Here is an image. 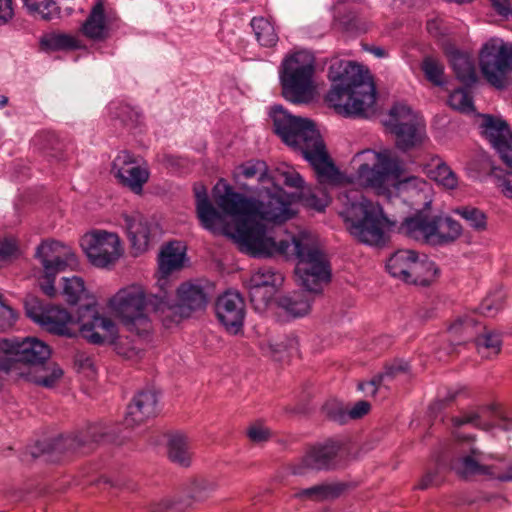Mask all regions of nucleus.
<instances>
[{"label":"nucleus","instance_id":"obj_43","mask_svg":"<svg viewBox=\"0 0 512 512\" xmlns=\"http://www.w3.org/2000/svg\"><path fill=\"white\" fill-rule=\"evenodd\" d=\"M478 323L477 321L470 317H464L456 320L451 326L449 327V332L452 336L455 338L459 337L460 339H455L457 341V344L465 343L470 340H473L475 342V337H477L478 334Z\"/></svg>","mask_w":512,"mask_h":512},{"label":"nucleus","instance_id":"obj_4","mask_svg":"<svg viewBox=\"0 0 512 512\" xmlns=\"http://www.w3.org/2000/svg\"><path fill=\"white\" fill-rule=\"evenodd\" d=\"M333 83L326 100L344 116L366 117L376 102V87L368 70L344 60L333 62L328 71Z\"/></svg>","mask_w":512,"mask_h":512},{"label":"nucleus","instance_id":"obj_52","mask_svg":"<svg viewBox=\"0 0 512 512\" xmlns=\"http://www.w3.org/2000/svg\"><path fill=\"white\" fill-rule=\"evenodd\" d=\"M504 294L502 291L495 292L485 298L479 305L478 310L484 316H494L503 308Z\"/></svg>","mask_w":512,"mask_h":512},{"label":"nucleus","instance_id":"obj_40","mask_svg":"<svg viewBox=\"0 0 512 512\" xmlns=\"http://www.w3.org/2000/svg\"><path fill=\"white\" fill-rule=\"evenodd\" d=\"M33 145L47 157L55 159L62 157V142L54 132L38 133L33 138Z\"/></svg>","mask_w":512,"mask_h":512},{"label":"nucleus","instance_id":"obj_17","mask_svg":"<svg viewBox=\"0 0 512 512\" xmlns=\"http://www.w3.org/2000/svg\"><path fill=\"white\" fill-rule=\"evenodd\" d=\"M26 316L47 332L64 336V319L59 315L64 308L57 305L44 304L41 299L33 294H27L24 299Z\"/></svg>","mask_w":512,"mask_h":512},{"label":"nucleus","instance_id":"obj_29","mask_svg":"<svg viewBox=\"0 0 512 512\" xmlns=\"http://www.w3.org/2000/svg\"><path fill=\"white\" fill-rule=\"evenodd\" d=\"M184 257L185 247L181 242H169L165 247H163L158 258L160 280H166L168 275L173 271L181 269Z\"/></svg>","mask_w":512,"mask_h":512},{"label":"nucleus","instance_id":"obj_14","mask_svg":"<svg viewBox=\"0 0 512 512\" xmlns=\"http://www.w3.org/2000/svg\"><path fill=\"white\" fill-rule=\"evenodd\" d=\"M80 245L90 263L98 268L113 265L122 254L118 235L105 230L86 233L81 238Z\"/></svg>","mask_w":512,"mask_h":512},{"label":"nucleus","instance_id":"obj_36","mask_svg":"<svg viewBox=\"0 0 512 512\" xmlns=\"http://www.w3.org/2000/svg\"><path fill=\"white\" fill-rule=\"evenodd\" d=\"M168 457L169 459L182 466L188 467L191 463V447L187 436L182 433H174L168 439Z\"/></svg>","mask_w":512,"mask_h":512},{"label":"nucleus","instance_id":"obj_10","mask_svg":"<svg viewBox=\"0 0 512 512\" xmlns=\"http://www.w3.org/2000/svg\"><path fill=\"white\" fill-rule=\"evenodd\" d=\"M353 162L358 163L356 182L362 187L373 188L378 193H384L389 182L398 178L402 172L401 162L389 150L376 152L365 149L354 156Z\"/></svg>","mask_w":512,"mask_h":512},{"label":"nucleus","instance_id":"obj_26","mask_svg":"<svg viewBox=\"0 0 512 512\" xmlns=\"http://www.w3.org/2000/svg\"><path fill=\"white\" fill-rule=\"evenodd\" d=\"M124 221L132 248L136 253L146 251L149 246L151 234L156 226L139 212L125 215Z\"/></svg>","mask_w":512,"mask_h":512},{"label":"nucleus","instance_id":"obj_44","mask_svg":"<svg viewBox=\"0 0 512 512\" xmlns=\"http://www.w3.org/2000/svg\"><path fill=\"white\" fill-rule=\"evenodd\" d=\"M117 336L118 333L112 341H106L105 343H113L115 345V351L119 356L130 361H137L142 357L144 349L141 340H133L129 337H125L115 342Z\"/></svg>","mask_w":512,"mask_h":512},{"label":"nucleus","instance_id":"obj_9","mask_svg":"<svg viewBox=\"0 0 512 512\" xmlns=\"http://www.w3.org/2000/svg\"><path fill=\"white\" fill-rule=\"evenodd\" d=\"M315 71L316 59L310 51L287 55L279 70L283 97L294 104L310 103L315 95Z\"/></svg>","mask_w":512,"mask_h":512},{"label":"nucleus","instance_id":"obj_64","mask_svg":"<svg viewBox=\"0 0 512 512\" xmlns=\"http://www.w3.org/2000/svg\"><path fill=\"white\" fill-rule=\"evenodd\" d=\"M80 266L77 254L68 246H66V268L77 270Z\"/></svg>","mask_w":512,"mask_h":512},{"label":"nucleus","instance_id":"obj_16","mask_svg":"<svg viewBox=\"0 0 512 512\" xmlns=\"http://www.w3.org/2000/svg\"><path fill=\"white\" fill-rule=\"evenodd\" d=\"M61 244L57 241L42 242L37 248L35 257L40 261L43 271L37 277L40 290L49 298L57 294L55 287L56 275L63 269L64 260L56 254Z\"/></svg>","mask_w":512,"mask_h":512},{"label":"nucleus","instance_id":"obj_55","mask_svg":"<svg viewBox=\"0 0 512 512\" xmlns=\"http://www.w3.org/2000/svg\"><path fill=\"white\" fill-rule=\"evenodd\" d=\"M454 427H460L465 424H472L475 427L489 430L490 425H482L480 422V416L477 412H465L462 416H455L451 419Z\"/></svg>","mask_w":512,"mask_h":512},{"label":"nucleus","instance_id":"obj_20","mask_svg":"<svg viewBox=\"0 0 512 512\" xmlns=\"http://www.w3.org/2000/svg\"><path fill=\"white\" fill-rule=\"evenodd\" d=\"M283 281V275L272 267L259 268L247 283L250 301L255 305H266Z\"/></svg>","mask_w":512,"mask_h":512},{"label":"nucleus","instance_id":"obj_34","mask_svg":"<svg viewBox=\"0 0 512 512\" xmlns=\"http://www.w3.org/2000/svg\"><path fill=\"white\" fill-rule=\"evenodd\" d=\"M438 272L439 270L433 261L429 260L426 256L420 258L417 253L407 283L428 286L435 280Z\"/></svg>","mask_w":512,"mask_h":512},{"label":"nucleus","instance_id":"obj_23","mask_svg":"<svg viewBox=\"0 0 512 512\" xmlns=\"http://www.w3.org/2000/svg\"><path fill=\"white\" fill-rule=\"evenodd\" d=\"M428 208H421L406 217L399 226V231L413 240L433 245L435 216L427 212Z\"/></svg>","mask_w":512,"mask_h":512},{"label":"nucleus","instance_id":"obj_28","mask_svg":"<svg viewBox=\"0 0 512 512\" xmlns=\"http://www.w3.org/2000/svg\"><path fill=\"white\" fill-rule=\"evenodd\" d=\"M481 455L477 448H471L469 454L455 458L451 462V469L464 479L476 475H490V467L481 464Z\"/></svg>","mask_w":512,"mask_h":512},{"label":"nucleus","instance_id":"obj_62","mask_svg":"<svg viewBox=\"0 0 512 512\" xmlns=\"http://www.w3.org/2000/svg\"><path fill=\"white\" fill-rule=\"evenodd\" d=\"M306 201L307 204L315 210L323 211L329 204V197L326 193H323L321 197L311 194L307 197Z\"/></svg>","mask_w":512,"mask_h":512},{"label":"nucleus","instance_id":"obj_15","mask_svg":"<svg viewBox=\"0 0 512 512\" xmlns=\"http://www.w3.org/2000/svg\"><path fill=\"white\" fill-rule=\"evenodd\" d=\"M216 317L225 331L231 335L243 332L246 316L245 301L237 291H226L215 302Z\"/></svg>","mask_w":512,"mask_h":512},{"label":"nucleus","instance_id":"obj_22","mask_svg":"<svg viewBox=\"0 0 512 512\" xmlns=\"http://www.w3.org/2000/svg\"><path fill=\"white\" fill-rule=\"evenodd\" d=\"M158 413V398L154 391L138 392L127 407L123 424L134 428L153 418Z\"/></svg>","mask_w":512,"mask_h":512},{"label":"nucleus","instance_id":"obj_58","mask_svg":"<svg viewBox=\"0 0 512 512\" xmlns=\"http://www.w3.org/2000/svg\"><path fill=\"white\" fill-rule=\"evenodd\" d=\"M74 366L79 372H94L92 358L84 352H78L74 358Z\"/></svg>","mask_w":512,"mask_h":512},{"label":"nucleus","instance_id":"obj_47","mask_svg":"<svg viewBox=\"0 0 512 512\" xmlns=\"http://www.w3.org/2000/svg\"><path fill=\"white\" fill-rule=\"evenodd\" d=\"M421 69L426 79L435 86H443L445 84L444 66L438 59L430 56L425 57L422 61Z\"/></svg>","mask_w":512,"mask_h":512},{"label":"nucleus","instance_id":"obj_42","mask_svg":"<svg viewBox=\"0 0 512 512\" xmlns=\"http://www.w3.org/2000/svg\"><path fill=\"white\" fill-rule=\"evenodd\" d=\"M409 370V366L406 362L394 363L388 366L384 372L375 375L370 381L365 383H359L358 387L360 390L368 391L371 395H375L381 384L387 380L395 378L400 373H406Z\"/></svg>","mask_w":512,"mask_h":512},{"label":"nucleus","instance_id":"obj_30","mask_svg":"<svg viewBox=\"0 0 512 512\" xmlns=\"http://www.w3.org/2000/svg\"><path fill=\"white\" fill-rule=\"evenodd\" d=\"M417 252L409 249H400L394 252L386 263L388 273L407 283Z\"/></svg>","mask_w":512,"mask_h":512},{"label":"nucleus","instance_id":"obj_25","mask_svg":"<svg viewBox=\"0 0 512 512\" xmlns=\"http://www.w3.org/2000/svg\"><path fill=\"white\" fill-rule=\"evenodd\" d=\"M398 191L415 210L429 208L432 203V187L423 178L411 176L400 180Z\"/></svg>","mask_w":512,"mask_h":512},{"label":"nucleus","instance_id":"obj_46","mask_svg":"<svg viewBox=\"0 0 512 512\" xmlns=\"http://www.w3.org/2000/svg\"><path fill=\"white\" fill-rule=\"evenodd\" d=\"M341 492L342 488L338 485L320 484L303 489L298 493V496L321 501L336 498Z\"/></svg>","mask_w":512,"mask_h":512},{"label":"nucleus","instance_id":"obj_63","mask_svg":"<svg viewBox=\"0 0 512 512\" xmlns=\"http://www.w3.org/2000/svg\"><path fill=\"white\" fill-rule=\"evenodd\" d=\"M13 16L11 0H0V24H5Z\"/></svg>","mask_w":512,"mask_h":512},{"label":"nucleus","instance_id":"obj_57","mask_svg":"<svg viewBox=\"0 0 512 512\" xmlns=\"http://www.w3.org/2000/svg\"><path fill=\"white\" fill-rule=\"evenodd\" d=\"M440 484L438 468L427 471L419 483L414 487L417 490H427Z\"/></svg>","mask_w":512,"mask_h":512},{"label":"nucleus","instance_id":"obj_3","mask_svg":"<svg viewBox=\"0 0 512 512\" xmlns=\"http://www.w3.org/2000/svg\"><path fill=\"white\" fill-rule=\"evenodd\" d=\"M270 116L275 134L310 163L320 184L334 185L339 182V170L330 158L320 132L312 120L294 116L280 105L271 108Z\"/></svg>","mask_w":512,"mask_h":512},{"label":"nucleus","instance_id":"obj_49","mask_svg":"<svg viewBox=\"0 0 512 512\" xmlns=\"http://www.w3.org/2000/svg\"><path fill=\"white\" fill-rule=\"evenodd\" d=\"M451 108L463 113L474 111L473 100L470 94L463 88L455 89L448 99Z\"/></svg>","mask_w":512,"mask_h":512},{"label":"nucleus","instance_id":"obj_50","mask_svg":"<svg viewBox=\"0 0 512 512\" xmlns=\"http://www.w3.org/2000/svg\"><path fill=\"white\" fill-rule=\"evenodd\" d=\"M322 412L325 417L336 423L345 424L348 422V408L338 400L327 401L322 407Z\"/></svg>","mask_w":512,"mask_h":512},{"label":"nucleus","instance_id":"obj_6","mask_svg":"<svg viewBox=\"0 0 512 512\" xmlns=\"http://www.w3.org/2000/svg\"><path fill=\"white\" fill-rule=\"evenodd\" d=\"M66 303L71 311L66 310V337H72L67 325L77 323L81 336L89 343L102 345L112 341L117 334V326L109 317L100 315L93 298L88 297L83 278L66 276Z\"/></svg>","mask_w":512,"mask_h":512},{"label":"nucleus","instance_id":"obj_38","mask_svg":"<svg viewBox=\"0 0 512 512\" xmlns=\"http://www.w3.org/2000/svg\"><path fill=\"white\" fill-rule=\"evenodd\" d=\"M23 3L30 14L38 15L45 21L61 18L59 0H23Z\"/></svg>","mask_w":512,"mask_h":512},{"label":"nucleus","instance_id":"obj_53","mask_svg":"<svg viewBox=\"0 0 512 512\" xmlns=\"http://www.w3.org/2000/svg\"><path fill=\"white\" fill-rule=\"evenodd\" d=\"M217 488L216 482L208 479H199L193 482L190 497L196 501H202Z\"/></svg>","mask_w":512,"mask_h":512},{"label":"nucleus","instance_id":"obj_18","mask_svg":"<svg viewBox=\"0 0 512 512\" xmlns=\"http://www.w3.org/2000/svg\"><path fill=\"white\" fill-rule=\"evenodd\" d=\"M111 173L120 184L136 194L142 192L150 175L148 168L138 165L134 156L126 150L121 151L113 160Z\"/></svg>","mask_w":512,"mask_h":512},{"label":"nucleus","instance_id":"obj_5","mask_svg":"<svg viewBox=\"0 0 512 512\" xmlns=\"http://www.w3.org/2000/svg\"><path fill=\"white\" fill-rule=\"evenodd\" d=\"M0 351L5 355L0 358V371L8 373L24 365L27 371L21 375L36 385L52 388L63 375L62 369L49 361L50 347L37 338L1 339Z\"/></svg>","mask_w":512,"mask_h":512},{"label":"nucleus","instance_id":"obj_59","mask_svg":"<svg viewBox=\"0 0 512 512\" xmlns=\"http://www.w3.org/2000/svg\"><path fill=\"white\" fill-rule=\"evenodd\" d=\"M247 435L252 442L262 443L269 439L270 431L263 426L254 425L248 429Z\"/></svg>","mask_w":512,"mask_h":512},{"label":"nucleus","instance_id":"obj_11","mask_svg":"<svg viewBox=\"0 0 512 512\" xmlns=\"http://www.w3.org/2000/svg\"><path fill=\"white\" fill-rule=\"evenodd\" d=\"M480 130L495 149L501 161L507 166L506 170L493 167L491 176L495 179L496 186L503 195L512 198V131L505 120L489 114L482 115Z\"/></svg>","mask_w":512,"mask_h":512},{"label":"nucleus","instance_id":"obj_21","mask_svg":"<svg viewBox=\"0 0 512 512\" xmlns=\"http://www.w3.org/2000/svg\"><path fill=\"white\" fill-rule=\"evenodd\" d=\"M343 442L327 439L312 446L306 453L303 462L306 467L315 470H330L337 467Z\"/></svg>","mask_w":512,"mask_h":512},{"label":"nucleus","instance_id":"obj_19","mask_svg":"<svg viewBox=\"0 0 512 512\" xmlns=\"http://www.w3.org/2000/svg\"><path fill=\"white\" fill-rule=\"evenodd\" d=\"M208 303V294L202 285L195 282L182 283L177 288V302L169 303L170 309L165 310L166 317L178 314L181 317H189L192 313L202 311Z\"/></svg>","mask_w":512,"mask_h":512},{"label":"nucleus","instance_id":"obj_31","mask_svg":"<svg viewBox=\"0 0 512 512\" xmlns=\"http://www.w3.org/2000/svg\"><path fill=\"white\" fill-rule=\"evenodd\" d=\"M433 246H440L454 242L462 234V226L450 216L435 215Z\"/></svg>","mask_w":512,"mask_h":512},{"label":"nucleus","instance_id":"obj_35","mask_svg":"<svg viewBox=\"0 0 512 512\" xmlns=\"http://www.w3.org/2000/svg\"><path fill=\"white\" fill-rule=\"evenodd\" d=\"M84 34L93 40L106 38L108 30L105 24L104 5L98 1L92 8L89 17L83 25Z\"/></svg>","mask_w":512,"mask_h":512},{"label":"nucleus","instance_id":"obj_37","mask_svg":"<svg viewBox=\"0 0 512 512\" xmlns=\"http://www.w3.org/2000/svg\"><path fill=\"white\" fill-rule=\"evenodd\" d=\"M450 63L457 79L460 82L466 86H471L476 82L477 76L475 66L470 57L460 53L459 51H454L450 55Z\"/></svg>","mask_w":512,"mask_h":512},{"label":"nucleus","instance_id":"obj_2","mask_svg":"<svg viewBox=\"0 0 512 512\" xmlns=\"http://www.w3.org/2000/svg\"><path fill=\"white\" fill-rule=\"evenodd\" d=\"M286 243L283 251H274L269 255H252L253 257H272L282 255L287 259L294 257L298 260L295 275L299 285L304 290L294 291L279 297L277 305L288 316L303 317L310 312L314 300L312 294H320L323 285L330 282L331 270L326 254L318 240L309 232L303 231L293 236L291 242L281 240L276 245Z\"/></svg>","mask_w":512,"mask_h":512},{"label":"nucleus","instance_id":"obj_12","mask_svg":"<svg viewBox=\"0 0 512 512\" xmlns=\"http://www.w3.org/2000/svg\"><path fill=\"white\" fill-rule=\"evenodd\" d=\"M383 124L395 136L396 147L403 152L421 146L427 138L423 117L405 103L394 104Z\"/></svg>","mask_w":512,"mask_h":512},{"label":"nucleus","instance_id":"obj_27","mask_svg":"<svg viewBox=\"0 0 512 512\" xmlns=\"http://www.w3.org/2000/svg\"><path fill=\"white\" fill-rule=\"evenodd\" d=\"M64 454V439L62 434H58L52 439L37 441L28 446L22 454V461L35 460L43 458L47 463H56L61 461Z\"/></svg>","mask_w":512,"mask_h":512},{"label":"nucleus","instance_id":"obj_32","mask_svg":"<svg viewBox=\"0 0 512 512\" xmlns=\"http://www.w3.org/2000/svg\"><path fill=\"white\" fill-rule=\"evenodd\" d=\"M425 169L428 177L444 188L453 190L458 186L456 174L439 156H433L430 162L425 166Z\"/></svg>","mask_w":512,"mask_h":512},{"label":"nucleus","instance_id":"obj_48","mask_svg":"<svg viewBox=\"0 0 512 512\" xmlns=\"http://www.w3.org/2000/svg\"><path fill=\"white\" fill-rule=\"evenodd\" d=\"M109 112L114 118L120 119L124 124H136L139 121V112L130 105L122 102H112Z\"/></svg>","mask_w":512,"mask_h":512},{"label":"nucleus","instance_id":"obj_45","mask_svg":"<svg viewBox=\"0 0 512 512\" xmlns=\"http://www.w3.org/2000/svg\"><path fill=\"white\" fill-rule=\"evenodd\" d=\"M454 212L459 215L470 228L476 231L486 230L487 216L481 209L473 206H462L455 209Z\"/></svg>","mask_w":512,"mask_h":512},{"label":"nucleus","instance_id":"obj_33","mask_svg":"<svg viewBox=\"0 0 512 512\" xmlns=\"http://www.w3.org/2000/svg\"><path fill=\"white\" fill-rule=\"evenodd\" d=\"M112 438V429L105 423H95L90 425L85 433L75 435L70 439L69 447L73 450L85 449L92 443L110 440Z\"/></svg>","mask_w":512,"mask_h":512},{"label":"nucleus","instance_id":"obj_1","mask_svg":"<svg viewBox=\"0 0 512 512\" xmlns=\"http://www.w3.org/2000/svg\"><path fill=\"white\" fill-rule=\"evenodd\" d=\"M237 171L246 179L257 178L259 186L253 192L258 194L259 199L247 198L235 192L222 180L216 184L213 189L215 203L225 215L237 221L232 237L240 250L249 255H269L277 250H285L288 245H276L274 238L267 235L262 222L282 224L293 217L287 193L275 185L276 178L272 177L266 162L262 160L247 161Z\"/></svg>","mask_w":512,"mask_h":512},{"label":"nucleus","instance_id":"obj_56","mask_svg":"<svg viewBox=\"0 0 512 512\" xmlns=\"http://www.w3.org/2000/svg\"><path fill=\"white\" fill-rule=\"evenodd\" d=\"M19 256L18 246L13 239L0 240V260L8 261Z\"/></svg>","mask_w":512,"mask_h":512},{"label":"nucleus","instance_id":"obj_24","mask_svg":"<svg viewBox=\"0 0 512 512\" xmlns=\"http://www.w3.org/2000/svg\"><path fill=\"white\" fill-rule=\"evenodd\" d=\"M196 212L201 226L213 234H229L223 226L224 216L211 204L203 184L194 185Z\"/></svg>","mask_w":512,"mask_h":512},{"label":"nucleus","instance_id":"obj_60","mask_svg":"<svg viewBox=\"0 0 512 512\" xmlns=\"http://www.w3.org/2000/svg\"><path fill=\"white\" fill-rule=\"evenodd\" d=\"M370 408L369 402L364 400L358 401L352 408L348 409V420L362 418L369 412Z\"/></svg>","mask_w":512,"mask_h":512},{"label":"nucleus","instance_id":"obj_61","mask_svg":"<svg viewBox=\"0 0 512 512\" xmlns=\"http://www.w3.org/2000/svg\"><path fill=\"white\" fill-rule=\"evenodd\" d=\"M495 12L504 17L509 18L512 15V6L509 0H490Z\"/></svg>","mask_w":512,"mask_h":512},{"label":"nucleus","instance_id":"obj_8","mask_svg":"<svg viewBox=\"0 0 512 512\" xmlns=\"http://www.w3.org/2000/svg\"><path fill=\"white\" fill-rule=\"evenodd\" d=\"M346 202L340 216L349 233L359 242L370 246H382L386 242V230L394 225L384 215L382 207L354 192L345 195Z\"/></svg>","mask_w":512,"mask_h":512},{"label":"nucleus","instance_id":"obj_7","mask_svg":"<svg viewBox=\"0 0 512 512\" xmlns=\"http://www.w3.org/2000/svg\"><path fill=\"white\" fill-rule=\"evenodd\" d=\"M108 305L124 327L138 336L147 335L152 330L150 312L164 314L170 309L166 291L147 294L137 284L120 289L109 299Z\"/></svg>","mask_w":512,"mask_h":512},{"label":"nucleus","instance_id":"obj_13","mask_svg":"<svg viewBox=\"0 0 512 512\" xmlns=\"http://www.w3.org/2000/svg\"><path fill=\"white\" fill-rule=\"evenodd\" d=\"M480 68L490 85L497 89L505 88L508 74L512 71V42L497 38L486 42L481 49Z\"/></svg>","mask_w":512,"mask_h":512},{"label":"nucleus","instance_id":"obj_54","mask_svg":"<svg viewBox=\"0 0 512 512\" xmlns=\"http://www.w3.org/2000/svg\"><path fill=\"white\" fill-rule=\"evenodd\" d=\"M40 48L42 51L51 53L64 50V33H48L40 38Z\"/></svg>","mask_w":512,"mask_h":512},{"label":"nucleus","instance_id":"obj_41","mask_svg":"<svg viewBox=\"0 0 512 512\" xmlns=\"http://www.w3.org/2000/svg\"><path fill=\"white\" fill-rule=\"evenodd\" d=\"M475 345L482 357L490 358L501 351L502 339L499 333L488 331L483 327V333L475 337Z\"/></svg>","mask_w":512,"mask_h":512},{"label":"nucleus","instance_id":"obj_39","mask_svg":"<svg viewBox=\"0 0 512 512\" xmlns=\"http://www.w3.org/2000/svg\"><path fill=\"white\" fill-rule=\"evenodd\" d=\"M257 42L263 47H273L279 38L274 25L264 17H253L250 23Z\"/></svg>","mask_w":512,"mask_h":512},{"label":"nucleus","instance_id":"obj_51","mask_svg":"<svg viewBox=\"0 0 512 512\" xmlns=\"http://www.w3.org/2000/svg\"><path fill=\"white\" fill-rule=\"evenodd\" d=\"M272 177H275V185L277 182H283L284 185L290 188L301 189L304 187V180L302 176L292 168L276 169Z\"/></svg>","mask_w":512,"mask_h":512}]
</instances>
